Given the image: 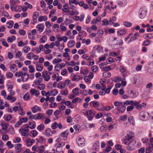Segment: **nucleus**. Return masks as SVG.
Instances as JSON below:
<instances>
[{"label": "nucleus", "instance_id": "28", "mask_svg": "<svg viewBox=\"0 0 153 153\" xmlns=\"http://www.w3.org/2000/svg\"><path fill=\"white\" fill-rule=\"evenodd\" d=\"M151 41L149 40H146L143 41L142 44L143 46H148L151 43Z\"/></svg>", "mask_w": 153, "mask_h": 153}, {"label": "nucleus", "instance_id": "22", "mask_svg": "<svg viewBox=\"0 0 153 153\" xmlns=\"http://www.w3.org/2000/svg\"><path fill=\"white\" fill-rule=\"evenodd\" d=\"M111 76V73L108 71H105L102 74V77L105 78H109Z\"/></svg>", "mask_w": 153, "mask_h": 153}, {"label": "nucleus", "instance_id": "44", "mask_svg": "<svg viewBox=\"0 0 153 153\" xmlns=\"http://www.w3.org/2000/svg\"><path fill=\"white\" fill-rule=\"evenodd\" d=\"M15 75L18 77L21 76V78H22V76H23V72L22 71L17 72L16 73Z\"/></svg>", "mask_w": 153, "mask_h": 153}, {"label": "nucleus", "instance_id": "43", "mask_svg": "<svg viewBox=\"0 0 153 153\" xmlns=\"http://www.w3.org/2000/svg\"><path fill=\"white\" fill-rule=\"evenodd\" d=\"M72 75L74 76V77L72 78V80L76 81H78L79 80V76H77L74 74H72Z\"/></svg>", "mask_w": 153, "mask_h": 153}, {"label": "nucleus", "instance_id": "32", "mask_svg": "<svg viewBox=\"0 0 153 153\" xmlns=\"http://www.w3.org/2000/svg\"><path fill=\"white\" fill-rule=\"evenodd\" d=\"M10 6L15 7H16L17 6L16 5V2L14 0H10Z\"/></svg>", "mask_w": 153, "mask_h": 153}, {"label": "nucleus", "instance_id": "37", "mask_svg": "<svg viewBox=\"0 0 153 153\" xmlns=\"http://www.w3.org/2000/svg\"><path fill=\"white\" fill-rule=\"evenodd\" d=\"M51 131V130L50 128H48L45 130V135L47 137H49L52 136L50 134Z\"/></svg>", "mask_w": 153, "mask_h": 153}, {"label": "nucleus", "instance_id": "59", "mask_svg": "<svg viewBox=\"0 0 153 153\" xmlns=\"http://www.w3.org/2000/svg\"><path fill=\"white\" fill-rule=\"evenodd\" d=\"M12 117L11 115H8L5 118L4 116L3 117L4 119L7 121H9L11 119Z\"/></svg>", "mask_w": 153, "mask_h": 153}, {"label": "nucleus", "instance_id": "8", "mask_svg": "<svg viewBox=\"0 0 153 153\" xmlns=\"http://www.w3.org/2000/svg\"><path fill=\"white\" fill-rule=\"evenodd\" d=\"M48 74V72L47 71H45L42 72V76L44 78L45 81H48L50 79L51 77Z\"/></svg>", "mask_w": 153, "mask_h": 153}, {"label": "nucleus", "instance_id": "31", "mask_svg": "<svg viewBox=\"0 0 153 153\" xmlns=\"http://www.w3.org/2000/svg\"><path fill=\"white\" fill-rule=\"evenodd\" d=\"M36 63V71L39 72L41 71L43 69V67L42 66H39L37 63Z\"/></svg>", "mask_w": 153, "mask_h": 153}, {"label": "nucleus", "instance_id": "40", "mask_svg": "<svg viewBox=\"0 0 153 153\" xmlns=\"http://www.w3.org/2000/svg\"><path fill=\"white\" fill-rule=\"evenodd\" d=\"M124 25L127 27H129L132 25V23L128 21H125L123 22Z\"/></svg>", "mask_w": 153, "mask_h": 153}, {"label": "nucleus", "instance_id": "23", "mask_svg": "<svg viewBox=\"0 0 153 153\" xmlns=\"http://www.w3.org/2000/svg\"><path fill=\"white\" fill-rule=\"evenodd\" d=\"M93 49L94 51H97L98 52H100L102 50V48L100 45H96L93 47Z\"/></svg>", "mask_w": 153, "mask_h": 153}, {"label": "nucleus", "instance_id": "1", "mask_svg": "<svg viewBox=\"0 0 153 153\" xmlns=\"http://www.w3.org/2000/svg\"><path fill=\"white\" fill-rule=\"evenodd\" d=\"M28 125H25V126H24V125L22 127V128L19 130V133L22 136H28L29 135V129L28 128H30L31 129H34L36 126V122L34 121L29 122Z\"/></svg>", "mask_w": 153, "mask_h": 153}, {"label": "nucleus", "instance_id": "61", "mask_svg": "<svg viewBox=\"0 0 153 153\" xmlns=\"http://www.w3.org/2000/svg\"><path fill=\"white\" fill-rule=\"evenodd\" d=\"M137 37H135L134 36L131 37L130 39L128 41V43L129 44L132 41L135 40L137 39Z\"/></svg>", "mask_w": 153, "mask_h": 153}, {"label": "nucleus", "instance_id": "46", "mask_svg": "<svg viewBox=\"0 0 153 153\" xmlns=\"http://www.w3.org/2000/svg\"><path fill=\"white\" fill-rule=\"evenodd\" d=\"M72 92L75 95H77L79 93L78 89L76 88L73 89L72 90Z\"/></svg>", "mask_w": 153, "mask_h": 153}, {"label": "nucleus", "instance_id": "34", "mask_svg": "<svg viewBox=\"0 0 153 153\" xmlns=\"http://www.w3.org/2000/svg\"><path fill=\"white\" fill-rule=\"evenodd\" d=\"M137 96V94L136 93H134L133 91H130V96L131 98H135Z\"/></svg>", "mask_w": 153, "mask_h": 153}, {"label": "nucleus", "instance_id": "53", "mask_svg": "<svg viewBox=\"0 0 153 153\" xmlns=\"http://www.w3.org/2000/svg\"><path fill=\"white\" fill-rule=\"evenodd\" d=\"M98 67L96 65H94L91 68V70L92 71L96 72L98 71Z\"/></svg>", "mask_w": 153, "mask_h": 153}, {"label": "nucleus", "instance_id": "56", "mask_svg": "<svg viewBox=\"0 0 153 153\" xmlns=\"http://www.w3.org/2000/svg\"><path fill=\"white\" fill-rule=\"evenodd\" d=\"M77 0H69V4H74L76 5H77L78 4V1H77Z\"/></svg>", "mask_w": 153, "mask_h": 153}, {"label": "nucleus", "instance_id": "54", "mask_svg": "<svg viewBox=\"0 0 153 153\" xmlns=\"http://www.w3.org/2000/svg\"><path fill=\"white\" fill-rule=\"evenodd\" d=\"M134 108V107L133 105L128 106L127 108V111H131Z\"/></svg>", "mask_w": 153, "mask_h": 153}, {"label": "nucleus", "instance_id": "6", "mask_svg": "<svg viewBox=\"0 0 153 153\" xmlns=\"http://www.w3.org/2000/svg\"><path fill=\"white\" fill-rule=\"evenodd\" d=\"M135 141L133 143L131 142H129L128 145L126 147V149L128 151H132L135 149Z\"/></svg>", "mask_w": 153, "mask_h": 153}, {"label": "nucleus", "instance_id": "42", "mask_svg": "<svg viewBox=\"0 0 153 153\" xmlns=\"http://www.w3.org/2000/svg\"><path fill=\"white\" fill-rule=\"evenodd\" d=\"M28 68L29 69V72L30 73H32L34 72L35 69L33 68V66L32 65H30L28 66Z\"/></svg>", "mask_w": 153, "mask_h": 153}, {"label": "nucleus", "instance_id": "47", "mask_svg": "<svg viewBox=\"0 0 153 153\" xmlns=\"http://www.w3.org/2000/svg\"><path fill=\"white\" fill-rule=\"evenodd\" d=\"M57 127V123L56 122H54L53 123L51 126V128L52 129H55Z\"/></svg>", "mask_w": 153, "mask_h": 153}, {"label": "nucleus", "instance_id": "17", "mask_svg": "<svg viewBox=\"0 0 153 153\" xmlns=\"http://www.w3.org/2000/svg\"><path fill=\"white\" fill-rule=\"evenodd\" d=\"M29 77V74L26 73L23 74V76L22 77V79L23 82H26L28 80Z\"/></svg>", "mask_w": 153, "mask_h": 153}, {"label": "nucleus", "instance_id": "55", "mask_svg": "<svg viewBox=\"0 0 153 153\" xmlns=\"http://www.w3.org/2000/svg\"><path fill=\"white\" fill-rule=\"evenodd\" d=\"M22 55V53L21 51H18L15 55L16 58H19Z\"/></svg>", "mask_w": 153, "mask_h": 153}, {"label": "nucleus", "instance_id": "49", "mask_svg": "<svg viewBox=\"0 0 153 153\" xmlns=\"http://www.w3.org/2000/svg\"><path fill=\"white\" fill-rule=\"evenodd\" d=\"M112 88V86L109 85L108 87L107 88L105 89V92L106 94H108L110 93V90Z\"/></svg>", "mask_w": 153, "mask_h": 153}, {"label": "nucleus", "instance_id": "19", "mask_svg": "<svg viewBox=\"0 0 153 153\" xmlns=\"http://www.w3.org/2000/svg\"><path fill=\"white\" fill-rule=\"evenodd\" d=\"M38 132L36 130H32L31 131L30 136L32 137H34L38 134Z\"/></svg>", "mask_w": 153, "mask_h": 153}, {"label": "nucleus", "instance_id": "2", "mask_svg": "<svg viewBox=\"0 0 153 153\" xmlns=\"http://www.w3.org/2000/svg\"><path fill=\"white\" fill-rule=\"evenodd\" d=\"M147 13L146 8L145 7H142L140 9L139 16L140 19H143L146 16Z\"/></svg>", "mask_w": 153, "mask_h": 153}, {"label": "nucleus", "instance_id": "36", "mask_svg": "<svg viewBox=\"0 0 153 153\" xmlns=\"http://www.w3.org/2000/svg\"><path fill=\"white\" fill-rule=\"evenodd\" d=\"M90 104H92L93 106L94 107H98L99 105V104L98 102L96 100L92 101L90 102Z\"/></svg>", "mask_w": 153, "mask_h": 153}, {"label": "nucleus", "instance_id": "5", "mask_svg": "<svg viewBox=\"0 0 153 153\" xmlns=\"http://www.w3.org/2000/svg\"><path fill=\"white\" fill-rule=\"evenodd\" d=\"M134 135V133L133 131H127V135L126 136L125 138L127 139L128 141H129L132 139Z\"/></svg>", "mask_w": 153, "mask_h": 153}, {"label": "nucleus", "instance_id": "52", "mask_svg": "<svg viewBox=\"0 0 153 153\" xmlns=\"http://www.w3.org/2000/svg\"><path fill=\"white\" fill-rule=\"evenodd\" d=\"M19 107L20 108L19 110V114L22 115H24L25 114V113L23 112V109L21 106H20Z\"/></svg>", "mask_w": 153, "mask_h": 153}, {"label": "nucleus", "instance_id": "27", "mask_svg": "<svg viewBox=\"0 0 153 153\" xmlns=\"http://www.w3.org/2000/svg\"><path fill=\"white\" fill-rule=\"evenodd\" d=\"M13 22L12 21H11L9 22H7L6 26L7 28L10 29L13 27Z\"/></svg>", "mask_w": 153, "mask_h": 153}, {"label": "nucleus", "instance_id": "13", "mask_svg": "<svg viewBox=\"0 0 153 153\" xmlns=\"http://www.w3.org/2000/svg\"><path fill=\"white\" fill-rule=\"evenodd\" d=\"M10 68L11 71L13 72H15L17 70V65L14 64L11 65L10 66Z\"/></svg>", "mask_w": 153, "mask_h": 153}, {"label": "nucleus", "instance_id": "62", "mask_svg": "<svg viewBox=\"0 0 153 153\" xmlns=\"http://www.w3.org/2000/svg\"><path fill=\"white\" fill-rule=\"evenodd\" d=\"M53 112V110L52 109H49L46 111V113L48 116L51 115Z\"/></svg>", "mask_w": 153, "mask_h": 153}, {"label": "nucleus", "instance_id": "3", "mask_svg": "<svg viewBox=\"0 0 153 153\" xmlns=\"http://www.w3.org/2000/svg\"><path fill=\"white\" fill-rule=\"evenodd\" d=\"M140 118L143 121L147 120L149 117V114L147 112L142 111L139 114Z\"/></svg>", "mask_w": 153, "mask_h": 153}, {"label": "nucleus", "instance_id": "58", "mask_svg": "<svg viewBox=\"0 0 153 153\" xmlns=\"http://www.w3.org/2000/svg\"><path fill=\"white\" fill-rule=\"evenodd\" d=\"M80 93L83 95L86 96L88 94V91L86 90H82L80 92Z\"/></svg>", "mask_w": 153, "mask_h": 153}, {"label": "nucleus", "instance_id": "63", "mask_svg": "<svg viewBox=\"0 0 153 153\" xmlns=\"http://www.w3.org/2000/svg\"><path fill=\"white\" fill-rule=\"evenodd\" d=\"M19 33L21 35H24L26 33V32L25 30H20L19 31Z\"/></svg>", "mask_w": 153, "mask_h": 153}, {"label": "nucleus", "instance_id": "21", "mask_svg": "<svg viewBox=\"0 0 153 153\" xmlns=\"http://www.w3.org/2000/svg\"><path fill=\"white\" fill-rule=\"evenodd\" d=\"M153 36V34L152 33H148L146 34L143 36L144 38L146 39H150L152 38Z\"/></svg>", "mask_w": 153, "mask_h": 153}, {"label": "nucleus", "instance_id": "25", "mask_svg": "<svg viewBox=\"0 0 153 153\" xmlns=\"http://www.w3.org/2000/svg\"><path fill=\"white\" fill-rule=\"evenodd\" d=\"M68 134V131L66 130L61 134V136L64 137L63 139L65 140V137H67Z\"/></svg>", "mask_w": 153, "mask_h": 153}, {"label": "nucleus", "instance_id": "12", "mask_svg": "<svg viewBox=\"0 0 153 153\" xmlns=\"http://www.w3.org/2000/svg\"><path fill=\"white\" fill-rule=\"evenodd\" d=\"M65 66V65L64 63H62L61 64H57L54 67V69L55 71H59V70H58L57 68H59L61 69L62 68L64 67Z\"/></svg>", "mask_w": 153, "mask_h": 153}, {"label": "nucleus", "instance_id": "38", "mask_svg": "<svg viewBox=\"0 0 153 153\" xmlns=\"http://www.w3.org/2000/svg\"><path fill=\"white\" fill-rule=\"evenodd\" d=\"M58 91L56 89H53L51 91V95L52 96H55L56 95L58 94Z\"/></svg>", "mask_w": 153, "mask_h": 153}, {"label": "nucleus", "instance_id": "26", "mask_svg": "<svg viewBox=\"0 0 153 153\" xmlns=\"http://www.w3.org/2000/svg\"><path fill=\"white\" fill-rule=\"evenodd\" d=\"M126 33V30L124 29L119 30L117 31V34L119 35H122L125 34Z\"/></svg>", "mask_w": 153, "mask_h": 153}, {"label": "nucleus", "instance_id": "35", "mask_svg": "<svg viewBox=\"0 0 153 153\" xmlns=\"http://www.w3.org/2000/svg\"><path fill=\"white\" fill-rule=\"evenodd\" d=\"M75 42L73 40H71L68 43V46L69 48H72L74 45Z\"/></svg>", "mask_w": 153, "mask_h": 153}, {"label": "nucleus", "instance_id": "20", "mask_svg": "<svg viewBox=\"0 0 153 153\" xmlns=\"http://www.w3.org/2000/svg\"><path fill=\"white\" fill-rule=\"evenodd\" d=\"M141 78L140 76L138 75H135L134 78V80L135 83L137 82H140Z\"/></svg>", "mask_w": 153, "mask_h": 153}, {"label": "nucleus", "instance_id": "39", "mask_svg": "<svg viewBox=\"0 0 153 153\" xmlns=\"http://www.w3.org/2000/svg\"><path fill=\"white\" fill-rule=\"evenodd\" d=\"M45 128V126L43 124H41L39 125L37 127V129L38 130H41V131L44 130Z\"/></svg>", "mask_w": 153, "mask_h": 153}, {"label": "nucleus", "instance_id": "7", "mask_svg": "<svg viewBox=\"0 0 153 153\" xmlns=\"http://www.w3.org/2000/svg\"><path fill=\"white\" fill-rule=\"evenodd\" d=\"M78 145L82 147L84 146L85 143V140L84 138L82 137H79L78 139V140L77 141Z\"/></svg>", "mask_w": 153, "mask_h": 153}, {"label": "nucleus", "instance_id": "48", "mask_svg": "<svg viewBox=\"0 0 153 153\" xmlns=\"http://www.w3.org/2000/svg\"><path fill=\"white\" fill-rule=\"evenodd\" d=\"M141 140L143 143L147 144L149 141V139L148 138H143Z\"/></svg>", "mask_w": 153, "mask_h": 153}, {"label": "nucleus", "instance_id": "57", "mask_svg": "<svg viewBox=\"0 0 153 153\" xmlns=\"http://www.w3.org/2000/svg\"><path fill=\"white\" fill-rule=\"evenodd\" d=\"M86 113L87 115L94 116V114L93 112V110H90L88 111H87Z\"/></svg>", "mask_w": 153, "mask_h": 153}, {"label": "nucleus", "instance_id": "14", "mask_svg": "<svg viewBox=\"0 0 153 153\" xmlns=\"http://www.w3.org/2000/svg\"><path fill=\"white\" fill-rule=\"evenodd\" d=\"M110 79H111L114 82H119L122 80L120 77L118 76H116L113 78H111Z\"/></svg>", "mask_w": 153, "mask_h": 153}, {"label": "nucleus", "instance_id": "11", "mask_svg": "<svg viewBox=\"0 0 153 153\" xmlns=\"http://www.w3.org/2000/svg\"><path fill=\"white\" fill-rule=\"evenodd\" d=\"M22 145L20 143H17L14 145L15 149L16 152H20L22 150Z\"/></svg>", "mask_w": 153, "mask_h": 153}, {"label": "nucleus", "instance_id": "18", "mask_svg": "<svg viewBox=\"0 0 153 153\" xmlns=\"http://www.w3.org/2000/svg\"><path fill=\"white\" fill-rule=\"evenodd\" d=\"M45 118V114L41 113H38L37 114V116L35 119V120L41 119L42 118Z\"/></svg>", "mask_w": 153, "mask_h": 153}, {"label": "nucleus", "instance_id": "30", "mask_svg": "<svg viewBox=\"0 0 153 153\" xmlns=\"http://www.w3.org/2000/svg\"><path fill=\"white\" fill-rule=\"evenodd\" d=\"M42 80V79L41 78H39V80H35L34 81V83L36 85H40L41 84L40 83Z\"/></svg>", "mask_w": 153, "mask_h": 153}, {"label": "nucleus", "instance_id": "10", "mask_svg": "<svg viewBox=\"0 0 153 153\" xmlns=\"http://www.w3.org/2000/svg\"><path fill=\"white\" fill-rule=\"evenodd\" d=\"M100 146V143L98 141H96L93 146V149L96 151H98Z\"/></svg>", "mask_w": 153, "mask_h": 153}, {"label": "nucleus", "instance_id": "51", "mask_svg": "<svg viewBox=\"0 0 153 153\" xmlns=\"http://www.w3.org/2000/svg\"><path fill=\"white\" fill-rule=\"evenodd\" d=\"M62 61V59H55L53 61V64H55L57 63H59L61 62Z\"/></svg>", "mask_w": 153, "mask_h": 153}, {"label": "nucleus", "instance_id": "24", "mask_svg": "<svg viewBox=\"0 0 153 153\" xmlns=\"http://www.w3.org/2000/svg\"><path fill=\"white\" fill-rule=\"evenodd\" d=\"M48 19V18L46 16H39L38 18V21L40 22H42V21H46Z\"/></svg>", "mask_w": 153, "mask_h": 153}, {"label": "nucleus", "instance_id": "33", "mask_svg": "<svg viewBox=\"0 0 153 153\" xmlns=\"http://www.w3.org/2000/svg\"><path fill=\"white\" fill-rule=\"evenodd\" d=\"M30 49L29 46H25L23 48L22 51L25 53H27L30 50Z\"/></svg>", "mask_w": 153, "mask_h": 153}, {"label": "nucleus", "instance_id": "4", "mask_svg": "<svg viewBox=\"0 0 153 153\" xmlns=\"http://www.w3.org/2000/svg\"><path fill=\"white\" fill-rule=\"evenodd\" d=\"M28 121V119L26 117H22L20 119L19 121L17 122L14 126L16 128L19 126L23 123H26Z\"/></svg>", "mask_w": 153, "mask_h": 153}, {"label": "nucleus", "instance_id": "29", "mask_svg": "<svg viewBox=\"0 0 153 153\" xmlns=\"http://www.w3.org/2000/svg\"><path fill=\"white\" fill-rule=\"evenodd\" d=\"M140 103L139 102L135 101L134 105L135 106L136 108L140 110L142 108V105L141 104H139Z\"/></svg>", "mask_w": 153, "mask_h": 153}, {"label": "nucleus", "instance_id": "50", "mask_svg": "<svg viewBox=\"0 0 153 153\" xmlns=\"http://www.w3.org/2000/svg\"><path fill=\"white\" fill-rule=\"evenodd\" d=\"M123 0L124 1V2L121 1H119L118 3V5L120 6H122L123 5H125L127 3V1L126 0Z\"/></svg>", "mask_w": 153, "mask_h": 153}, {"label": "nucleus", "instance_id": "9", "mask_svg": "<svg viewBox=\"0 0 153 153\" xmlns=\"http://www.w3.org/2000/svg\"><path fill=\"white\" fill-rule=\"evenodd\" d=\"M126 108V107L123 105V103L120 104L119 107H117V111L121 113L124 112L125 111Z\"/></svg>", "mask_w": 153, "mask_h": 153}, {"label": "nucleus", "instance_id": "60", "mask_svg": "<svg viewBox=\"0 0 153 153\" xmlns=\"http://www.w3.org/2000/svg\"><path fill=\"white\" fill-rule=\"evenodd\" d=\"M21 140V139L20 138L18 137H16L15 139L13 140V142L15 143H18L20 142Z\"/></svg>", "mask_w": 153, "mask_h": 153}, {"label": "nucleus", "instance_id": "41", "mask_svg": "<svg viewBox=\"0 0 153 153\" xmlns=\"http://www.w3.org/2000/svg\"><path fill=\"white\" fill-rule=\"evenodd\" d=\"M103 24H102V25H105V26H107L109 25V23L108 22V21L106 19H104L103 20L101 21Z\"/></svg>", "mask_w": 153, "mask_h": 153}, {"label": "nucleus", "instance_id": "45", "mask_svg": "<svg viewBox=\"0 0 153 153\" xmlns=\"http://www.w3.org/2000/svg\"><path fill=\"white\" fill-rule=\"evenodd\" d=\"M30 97L29 94L27 93L23 96V99L25 100H27Z\"/></svg>", "mask_w": 153, "mask_h": 153}, {"label": "nucleus", "instance_id": "64", "mask_svg": "<svg viewBox=\"0 0 153 153\" xmlns=\"http://www.w3.org/2000/svg\"><path fill=\"white\" fill-rule=\"evenodd\" d=\"M7 77L8 78H12L13 76V75L12 73L11 72H8L6 73Z\"/></svg>", "mask_w": 153, "mask_h": 153}, {"label": "nucleus", "instance_id": "15", "mask_svg": "<svg viewBox=\"0 0 153 153\" xmlns=\"http://www.w3.org/2000/svg\"><path fill=\"white\" fill-rule=\"evenodd\" d=\"M36 27L38 29V30L41 33L43 31L44 25L42 24H39L37 25Z\"/></svg>", "mask_w": 153, "mask_h": 153}, {"label": "nucleus", "instance_id": "16", "mask_svg": "<svg viewBox=\"0 0 153 153\" xmlns=\"http://www.w3.org/2000/svg\"><path fill=\"white\" fill-rule=\"evenodd\" d=\"M31 110L33 113H35L37 112L38 111H40L41 109L39 107L35 105L32 108Z\"/></svg>", "mask_w": 153, "mask_h": 153}]
</instances>
